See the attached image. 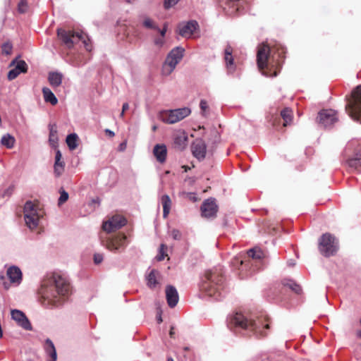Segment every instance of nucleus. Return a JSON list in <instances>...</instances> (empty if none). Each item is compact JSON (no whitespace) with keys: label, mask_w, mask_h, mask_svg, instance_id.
Wrapping results in <instances>:
<instances>
[{"label":"nucleus","mask_w":361,"mask_h":361,"mask_svg":"<svg viewBox=\"0 0 361 361\" xmlns=\"http://www.w3.org/2000/svg\"><path fill=\"white\" fill-rule=\"evenodd\" d=\"M71 293L68 281L60 275L53 274L44 279L39 290V302L47 308L61 305Z\"/></svg>","instance_id":"f257e3e1"},{"label":"nucleus","mask_w":361,"mask_h":361,"mask_svg":"<svg viewBox=\"0 0 361 361\" xmlns=\"http://www.w3.org/2000/svg\"><path fill=\"white\" fill-rule=\"evenodd\" d=\"M227 326L235 332L241 331L242 330L255 331L262 336L266 334L263 329L269 328V324L261 325L256 322L247 319L243 314L238 312L228 316Z\"/></svg>","instance_id":"f03ea898"},{"label":"nucleus","mask_w":361,"mask_h":361,"mask_svg":"<svg viewBox=\"0 0 361 361\" xmlns=\"http://www.w3.org/2000/svg\"><path fill=\"white\" fill-rule=\"evenodd\" d=\"M222 277L216 271H208L205 273V279L201 285V289L209 297L219 300L221 297V289Z\"/></svg>","instance_id":"7ed1b4c3"},{"label":"nucleus","mask_w":361,"mask_h":361,"mask_svg":"<svg viewBox=\"0 0 361 361\" xmlns=\"http://www.w3.org/2000/svg\"><path fill=\"white\" fill-rule=\"evenodd\" d=\"M23 216L27 227L33 231L37 228L43 212L39 206L32 201H27L23 207Z\"/></svg>","instance_id":"20e7f679"},{"label":"nucleus","mask_w":361,"mask_h":361,"mask_svg":"<svg viewBox=\"0 0 361 361\" xmlns=\"http://www.w3.org/2000/svg\"><path fill=\"white\" fill-rule=\"evenodd\" d=\"M184 52V48L176 47L169 53L162 68L164 75H169L173 71L177 64L183 59Z\"/></svg>","instance_id":"39448f33"},{"label":"nucleus","mask_w":361,"mask_h":361,"mask_svg":"<svg viewBox=\"0 0 361 361\" xmlns=\"http://www.w3.org/2000/svg\"><path fill=\"white\" fill-rule=\"evenodd\" d=\"M319 250L324 257H330L338 250V241L331 234H323L319 240Z\"/></svg>","instance_id":"423d86ee"},{"label":"nucleus","mask_w":361,"mask_h":361,"mask_svg":"<svg viewBox=\"0 0 361 361\" xmlns=\"http://www.w3.org/2000/svg\"><path fill=\"white\" fill-rule=\"evenodd\" d=\"M346 110L353 119H361V84L353 92L352 100L346 106Z\"/></svg>","instance_id":"0eeeda50"},{"label":"nucleus","mask_w":361,"mask_h":361,"mask_svg":"<svg viewBox=\"0 0 361 361\" xmlns=\"http://www.w3.org/2000/svg\"><path fill=\"white\" fill-rule=\"evenodd\" d=\"M270 54V48L267 44H262L259 47L257 61V66L260 71H262V75L269 77H275L277 75V71H274L273 74H269L267 71H264L267 66V61Z\"/></svg>","instance_id":"6e6552de"},{"label":"nucleus","mask_w":361,"mask_h":361,"mask_svg":"<svg viewBox=\"0 0 361 361\" xmlns=\"http://www.w3.org/2000/svg\"><path fill=\"white\" fill-rule=\"evenodd\" d=\"M190 113L191 110L188 107L170 110L163 114L162 120L165 123L172 124L183 120Z\"/></svg>","instance_id":"1a4fd4ad"},{"label":"nucleus","mask_w":361,"mask_h":361,"mask_svg":"<svg viewBox=\"0 0 361 361\" xmlns=\"http://www.w3.org/2000/svg\"><path fill=\"white\" fill-rule=\"evenodd\" d=\"M57 34L63 44L68 49L73 47L75 43L82 39V33L66 31L61 28L57 30Z\"/></svg>","instance_id":"9d476101"},{"label":"nucleus","mask_w":361,"mask_h":361,"mask_svg":"<svg viewBox=\"0 0 361 361\" xmlns=\"http://www.w3.org/2000/svg\"><path fill=\"white\" fill-rule=\"evenodd\" d=\"M126 236L123 234H121L114 237L108 238L106 240L102 241V244L110 251L117 252L119 251L120 249L126 247Z\"/></svg>","instance_id":"9b49d317"},{"label":"nucleus","mask_w":361,"mask_h":361,"mask_svg":"<svg viewBox=\"0 0 361 361\" xmlns=\"http://www.w3.org/2000/svg\"><path fill=\"white\" fill-rule=\"evenodd\" d=\"M319 124L324 128L331 127L337 121L336 113L332 109L322 110L317 117Z\"/></svg>","instance_id":"f8f14e48"},{"label":"nucleus","mask_w":361,"mask_h":361,"mask_svg":"<svg viewBox=\"0 0 361 361\" xmlns=\"http://www.w3.org/2000/svg\"><path fill=\"white\" fill-rule=\"evenodd\" d=\"M199 29V24L195 20L181 22L178 25V34L184 38H190Z\"/></svg>","instance_id":"ddd939ff"},{"label":"nucleus","mask_w":361,"mask_h":361,"mask_svg":"<svg viewBox=\"0 0 361 361\" xmlns=\"http://www.w3.org/2000/svg\"><path fill=\"white\" fill-rule=\"evenodd\" d=\"M126 224V219L120 215H115L103 224V229L107 233H111L120 229Z\"/></svg>","instance_id":"4468645a"},{"label":"nucleus","mask_w":361,"mask_h":361,"mask_svg":"<svg viewBox=\"0 0 361 361\" xmlns=\"http://www.w3.org/2000/svg\"><path fill=\"white\" fill-rule=\"evenodd\" d=\"M11 315L17 324L23 329L26 331H31L32 329L30 320L22 311L13 310H11Z\"/></svg>","instance_id":"2eb2a0df"},{"label":"nucleus","mask_w":361,"mask_h":361,"mask_svg":"<svg viewBox=\"0 0 361 361\" xmlns=\"http://www.w3.org/2000/svg\"><path fill=\"white\" fill-rule=\"evenodd\" d=\"M218 207L215 199L209 198L204 200L201 206L202 215L205 218H212L216 214Z\"/></svg>","instance_id":"dca6fc26"},{"label":"nucleus","mask_w":361,"mask_h":361,"mask_svg":"<svg viewBox=\"0 0 361 361\" xmlns=\"http://www.w3.org/2000/svg\"><path fill=\"white\" fill-rule=\"evenodd\" d=\"M192 155L199 161L205 158L207 153V145L202 139H196L191 145Z\"/></svg>","instance_id":"f3484780"},{"label":"nucleus","mask_w":361,"mask_h":361,"mask_svg":"<svg viewBox=\"0 0 361 361\" xmlns=\"http://www.w3.org/2000/svg\"><path fill=\"white\" fill-rule=\"evenodd\" d=\"M166 298L169 306L171 308L176 306L178 302L179 296L176 288L171 285L166 287Z\"/></svg>","instance_id":"a211bd4d"},{"label":"nucleus","mask_w":361,"mask_h":361,"mask_svg":"<svg viewBox=\"0 0 361 361\" xmlns=\"http://www.w3.org/2000/svg\"><path fill=\"white\" fill-rule=\"evenodd\" d=\"M6 275L12 283L19 285L22 281V271L16 266L10 267L6 271Z\"/></svg>","instance_id":"6ab92c4d"},{"label":"nucleus","mask_w":361,"mask_h":361,"mask_svg":"<svg viewBox=\"0 0 361 361\" xmlns=\"http://www.w3.org/2000/svg\"><path fill=\"white\" fill-rule=\"evenodd\" d=\"M153 154L158 162L164 163L167 156L166 146L164 144L156 145L153 149Z\"/></svg>","instance_id":"aec40b11"},{"label":"nucleus","mask_w":361,"mask_h":361,"mask_svg":"<svg viewBox=\"0 0 361 361\" xmlns=\"http://www.w3.org/2000/svg\"><path fill=\"white\" fill-rule=\"evenodd\" d=\"M161 278L160 273L157 270L152 269L147 276V286L151 289L156 288L160 284Z\"/></svg>","instance_id":"412c9836"},{"label":"nucleus","mask_w":361,"mask_h":361,"mask_svg":"<svg viewBox=\"0 0 361 361\" xmlns=\"http://www.w3.org/2000/svg\"><path fill=\"white\" fill-rule=\"evenodd\" d=\"M232 52V47L230 45H228L224 50V60L226 62L228 73L229 74L233 73L235 70Z\"/></svg>","instance_id":"4be33fe9"},{"label":"nucleus","mask_w":361,"mask_h":361,"mask_svg":"<svg viewBox=\"0 0 361 361\" xmlns=\"http://www.w3.org/2000/svg\"><path fill=\"white\" fill-rule=\"evenodd\" d=\"M175 147L183 150L187 146L188 135L184 131H179L174 135Z\"/></svg>","instance_id":"5701e85b"},{"label":"nucleus","mask_w":361,"mask_h":361,"mask_svg":"<svg viewBox=\"0 0 361 361\" xmlns=\"http://www.w3.org/2000/svg\"><path fill=\"white\" fill-rule=\"evenodd\" d=\"M44 350L47 356L50 357L48 361H56L57 353L54 343L51 339L47 338L44 345Z\"/></svg>","instance_id":"b1692460"},{"label":"nucleus","mask_w":361,"mask_h":361,"mask_svg":"<svg viewBox=\"0 0 361 361\" xmlns=\"http://www.w3.org/2000/svg\"><path fill=\"white\" fill-rule=\"evenodd\" d=\"M223 4L221 6L225 11L226 13L229 16H233L237 13L239 9L238 1H221Z\"/></svg>","instance_id":"393cba45"},{"label":"nucleus","mask_w":361,"mask_h":361,"mask_svg":"<svg viewBox=\"0 0 361 361\" xmlns=\"http://www.w3.org/2000/svg\"><path fill=\"white\" fill-rule=\"evenodd\" d=\"M63 74L59 72H50L48 75V80L53 87H58L61 85Z\"/></svg>","instance_id":"a878e982"},{"label":"nucleus","mask_w":361,"mask_h":361,"mask_svg":"<svg viewBox=\"0 0 361 361\" xmlns=\"http://www.w3.org/2000/svg\"><path fill=\"white\" fill-rule=\"evenodd\" d=\"M42 94L46 102H49L52 105H56L58 103L57 98L49 88L43 87Z\"/></svg>","instance_id":"bb28decb"},{"label":"nucleus","mask_w":361,"mask_h":361,"mask_svg":"<svg viewBox=\"0 0 361 361\" xmlns=\"http://www.w3.org/2000/svg\"><path fill=\"white\" fill-rule=\"evenodd\" d=\"M348 163L352 168L356 169L361 166V148L355 151L353 157L349 159Z\"/></svg>","instance_id":"cd10ccee"},{"label":"nucleus","mask_w":361,"mask_h":361,"mask_svg":"<svg viewBox=\"0 0 361 361\" xmlns=\"http://www.w3.org/2000/svg\"><path fill=\"white\" fill-rule=\"evenodd\" d=\"M161 204L163 206V216L166 218L170 212L171 201L168 195L161 197Z\"/></svg>","instance_id":"c85d7f7f"},{"label":"nucleus","mask_w":361,"mask_h":361,"mask_svg":"<svg viewBox=\"0 0 361 361\" xmlns=\"http://www.w3.org/2000/svg\"><path fill=\"white\" fill-rule=\"evenodd\" d=\"M15 142V137L9 133L4 135L1 139V145L5 146L8 149L13 148Z\"/></svg>","instance_id":"c756f323"},{"label":"nucleus","mask_w":361,"mask_h":361,"mask_svg":"<svg viewBox=\"0 0 361 361\" xmlns=\"http://www.w3.org/2000/svg\"><path fill=\"white\" fill-rule=\"evenodd\" d=\"M78 136L75 133L69 134L66 137V141L68 147H69V149L71 150H74L78 147Z\"/></svg>","instance_id":"7c9ffc66"},{"label":"nucleus","mask_w":361,"mask_h":361,"mask_svg":"<svg viewBox=\"0 0 361 361\" xmlns=\"http://www.w3.org/2000/svg\"><path fill=\"white\" fill-rule=\"evenodd\" d=\"M282 283L284 286L288 287L297 294H300L302 293L301 286L290 279H284L282 281Z\"/></svg>","instance_id":"2f4dec72"},{"label":"nucleus","mask_w":361,"mask_h":361,"mask_svg":"<svg viewBox=\"0 0 361 361\" xmlns=\"http://www.w3.org/2000/svg\"><path fill=\"white\" fill-rule=\"evenodd\" d=\"M57 130L55 126H49V142L53 147H56L58 143Z\"/></svg>","instance_id":"473e14b6"},{"label":"nucleus","mask_w":361,"mask_h":361,"mask_svg":"<svg viewBox=\"0 0 361 361\" xmlns=\"http://www.w3.org/2000/svg\"><path fill=\"white\" fill-rule=\"evenodd\" d=\"M16 61H17V59L13 60L10 64V66H14L16 63V66L15 68L18 71H20V73H25L27 71V63L24 61H19L18 62H16Z\"/></svg>","instance_id":"72a5a7b5"},{"label":"nucleus","mask_w":361,"mask_h":361,"mask_svg":"<svg viewBox=\"0 0 361 361\" xmlns=\"http://www.w3.org/2000/svg\"><path fill=\"white\" fill-rule=\"evenodd\" d=\"M65 162L63 160L55 161L54 165V173L56 176H60L64 171Z\"/></svg>","instance_id":"f704fd0d"},{"label":"nucleus","mask_w":361,"mask_h":361,"mask_svg":"<svg viewBox=\"0 0 361 361\" xmlns=\"http://www.w3.org/2000/svg\"><path fill=\"white\" fill-rule=\"evenodd\" d=\"M281 117L284 120L283 126H287L292 121V111L286 108L281 112Z\"/></svg>","instance_id":"c9c22d12"},{"label":"nucleus","mask_w":361,"mask_h":361,"mask_svg":"<svg viewBox=\"0 0 361 361\" xmlns=\"http://www.w3.org/2000/svg\"><path fill=\"white\" fill-rule=\"evenodd\" d=\"M248 257L255 259H260L263 257V252L259 248H252L247 251Z\"/></svg>","instance_id":"e433bc0d"},{"label":"nucleus","mask_w":361,"mask_h":361,"mask_svg":"<svg viewBox=\"0 0 361 361\" xmlns=\"http://www.w3.org/2000/svg\"><path fill=\"white\" fill-rule=\"evenodd\" d=\"M13 46L9 42H5L1 45L2 54L5 55H9L11 54Z\"/></svg>","instance_id":"4c0bfd02"},{"label":"nucleus","mask_w":361,"mask_h":361,"mask_svg":"<svg viewBox=\"0 0 361 361\" xmlns=\"http://www.w3.org/2000/svg\"><path fill=\"white\" fill-rule=\"evenodd\" d=\"M143 26L149 28V29H158V26H157L149 18H145L143 20Z\"/></svg>","instance_id":"58836bf2"},{"label":"nucleus","mask_w":361,"mask_h":361,"mask_svg":"<svg viewBox=\"0 0 361 361\" xmlns=\"http://www.w3.org/2000/svg\"><path fill=\"white\" fill-rule=\"evenodd\" d=\"M29 6L27 1H19L18 4V11L20 13H24L28 11Z\"/></svg>","instance_id":"ea45409f"},{"label":"nucleus","mask_w":361,"mask_h":361,"mask_svg":"<svg viewBox=\"0 0 361 361\" xmlns=\"http://www.w3.org/2000/svg\"><path fill=\"white\" fill-rule=\"evenodd\" d=\"M68 199V193L65 190H62L60 191V197L59 198L58 204L59 205L63 204Z\"/></svg>","instance_id":"a19ab883"},{"label":"nucleus","mask_w":361,"mask_h":361,"mask_svg":"<svg viewBox=\"0 0 361 361\" xmlns=\"http://www.w3.org/2000/svg\"><path fill=\"white\" fill-rule=\"evenodd\" d=\"M19 74H20V71H18L14 68L8 71L7 77L9 80H13L15 78H16L19 75Z\"/></svg>","instance_id":"79ce46f5"},{"label":"nucleus","mask_w":361,"mask_h":361,"mask_svg":"<svg viewBox=\"0 0 361 361\" xmlns=\"http://www.w3.org/2000/svg\"><path fill=\"white\" fill-rule=\"evenodd\" d=\"M170 234L174 240H179L181 239V233L178 229H172Z\"/></svg>","instance_id":"37998d69"},{"label":"nucleus","mask_w":361,"mask_h":361,"mask_svg":"<svg viewBox=\"0 0 361 361\" xmlns=\"http://www.w3.org/2000/svg\"><path fill=\"white\" fill-rule=\"evenodd\" d=\"M200 107L202 111V115L206 116V111L209 107L207 101L202 99L200 103Z\"/></svg>","instance_id":"c03bdc74"},{"label":"nucleus","mask_w":361,"mask_h":361,"mask_svg":"<svg viewBox=\"0 0 361 361\" xmlns=\"http://www.w3.org/2000/svg\"><path fill=\"white\" fill-rule=\"evenodd\" d=\"M164 247L165 245L161 244L159 249V254L157 256V259L158 261H161L164 259Z\"/></svg>","instance_id":"a18cd8bd"},{"label":"nucleus","mask_w":361,"mask_h":361,"mask_svg":"<svg viewBox=\"0 0 361 361\" xmlns=\"http://www.w3.org/2000/svg\"><path fill=\"white\" fill-rule=\"evenodd\" d=\"M154 44L159 47H161L164 44V37H161L154 39Z\"/></svg>","instance_id":"49530a36"},{"label":"nucleus","mask_w":361,"mask_h":361,"mask_svg":"<svg viewBox=\"0 0 361 361\" xmlns=\"http://www.w3.org/2000/svg\"><path fill=\"white\" fill-rule=\"evenodd\" d=\"M103 260V255L99 253L94 254V262L95 264H98L101 263Z\"/></svg>","instance_id":"de8ad7c7"},{"label":"nucleus","mask_w":361,"mask_h":361,"mask_svg":"<svg viewBox=\"0 0 361 361\" xmlns=\"http://www.w3.org/2000/svg\"><path fill=\"white\" fill-rule=\"evenodd\" d=\"M178 1H164V8L166 10L173 7Z\"/></svg>","instance_id":"09e8293b"},{"label":"nucleus","mask_w":361,"mask_h":361,"mask_svg":"<svg viewBox=\"0 0 361 361\" xmlns=\"http://www.w3.org/2000/svg\"><path fill=\"white\" fill-rule=\"evenodd\" d=\"M166 29H167V26H166V25L165 24V25H164V27H163V29H159V28L158 27V29H155V30H157V31L160 33L161 37H164L165 34H166Z\"/></svg>","instance_id":"8fccbe9b"},{"label":"nucleus","mask_w":361,"mask_h":361,"mask_svg":"<svg viewBox=\"0 0 361 361\" xmlns=\"http://www.w3.org/2000/svg\"><path fill=\"white\" fill-rule=\"evenodd\" d=\"M81 40H82V41H83V44H84V45H85V47L86 50H87V51H91V49H92V47H91V46L89 44V43H88L89 39H88V40H86V39H85L82 37V39Z\"/></svg>","instance_id":"3c124183"},{"label":"nucleus","mask_w":361,"mask_h":361,"mask_svg":"<svg viewBox=\"0 0 361 361\" xmlns=\"http://www.w3.org/2000/svg\"><path fill=\"white\" fill-rule=\"evenodd\" d=\"M62 159V154L59 149L56 151L55 161H60Z\"/></svg>","instance_id":"603ef678"},{"label":"nucleus","mask_w":361,"mask_h":361,"mask_svg":"<svg viewBox=\"0 0 361 361\" xmlns=\"http://www.w3.org/2000/svg\"><path fill=\"white\" fill-rule=\"evenodd\" d=\"M129 109V104L128 103H124L123 104V106H122V111H126V110H128Z\"/></svg>","instance_id":"864d4df0"},{"label":"nucleus","mask_w":361,"mask_h":361,"mask_svg":"<svg viewBox=\"0 0 361 361\" xmlns=\"http://www.w3.org/2000/svg\"><path fill=\"white\" fill-rule=\"evenodd\" d=\"M105 133L111 137H113L115 135L114 133L109 129H106Z\"/></svg>","instance_id":"5fc2aeb1"},{"label":"nucleus","mask_w":361,"mask_h":361,"mask_svg":"<svg viewBox=\"0 0 361 361\" xmlns=\"http://www.w3.org/2000/svg\"><path fill=\"white\" fill-rule=\"evenodd\" d=\"M278 51H279V56L280 57H282V54H283L285 53L283 48H281V49H278Z\"/></svg>","instance_id":"6e6d98bb"},{"label":"nucleus","mask_w":361,"mask_h":361,"mask_svg":"<svg viewBox=\"0 0 361 361\" xmlns=\"http://www.w3.org/2000/svg\"><path fill=\"white\" fill-rule=\"evenodd\" d=\"M126 144L125 142H123L119 146V148H120V150L123 151L126 149Z\"/></svg>","instance_id":"4d7b16f0"},{"label":"nucleus","mask_w":361,"mask_h":361,"mask_svg":"<svg viewBox=\"0 0 361 361\" xmlns=\"http://www.w3.org/2000/svg\"><path fill=\"white\" fill-rule=\"evenodd\" d=\"M174 334H175V333H174V331H173V326H171V329H170L169 335H170V336H171V338H173V337Z\"/></svg>","instance_id":"13d9d810"},{"label":"nucleus","mask_w":361,"mask_h":361,"mask_svg":"<svg viewBox=\"0 0 361 361\" xmlns=\"http://www.w3.org/2000/svg\"><path fill=\"white\" fill-rule=\"evenodd\" d=\"M288 266H290V267L295 265V263L292 260L288 261Z\"/></svg>","instance_id":"bf43d9fd"},{"label":"nucleus","mask_w":361,"mask_h":361,"mask_svg":"<svg viewBox=\"0 0 361 361\" xmlns=\"http://www.w3.org/2000/svg\"><path fill=\"white\" fill-rule=\"evenodd\" d=\"M161 322H162V319H161V316H159V317H158V322H159V323H161Z\"/></svg>","instance_id":"052dcab7"},{"label":"nucleus","mask_w":361,"mask_h":361,"mask_svg":"<svg viewBox=\"0 0 361 361\" xmlns=\"http://www.w3.org/2000/svg\"><path fill=\"white\" fill-rule=\"evenodd\" d=\"M123 116H124V111H121V114H120V117H121V118H123Z\"/></svg>","instance_id":"680f3d73"},{"label":"nucleus","mask_w":361,"mask_h":361,"mask_svg":"<svg viewBox=\"0 0 361 361\" xmlns=\"http://www.w3.org/2000/svg\"><path fill=\"white\" fill-rule=\"evenodd\" d=\"M168 361H173V359L172 357H169Z\"/></svg>","instance_id":"e2e57ef3"},{"label":"nucleus","mask_w":361,"mask_h":361,"mask_svg":"<svg viewBox=\"0 0 361 361\" xmlns=\"http://www.w3.org/2000/svg\"><path fill=\"white\" fill-rule=\"evenodd\" d=\"M188 349H189L188 347H185L184 348V350H188Z\"/></svg>","instance_id":"0e129e2a"},{"label":"nucleus","mask_w":361,"mask_h":361,"mask_svg":"<svg viewBox=\"0 0 361 361\" xmlns=\"http://www.w3.org/2000/svg\"><path fill=\"white\" fill-rule=\"evenodd\" d=\"M184 167H185V171H187V170H188V167H186V166H184Z\"/></svg>","instance_id":"69168bd1"}]
</instances>
